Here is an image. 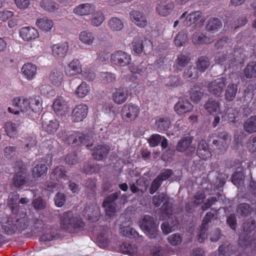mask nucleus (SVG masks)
I'll return each instance as SVG.
<instances>
[{"mask_svg":"<svg viewBox=\"0 0 256 256\" xmlns=\"http://www.w3.org/2000/svg\"><path fill=\"white\" fill-rule=\"evenodd\" d=\"M243 74L246 78H256V62H249L244 70Z\"/></svg>","mask_w":256,"mask_h":256,"instance_id":"obj_33","label":"nucleus"},{"mask_svg":"<svg viewBox=\"0 0 256 256\" xmlns=\"http://www.w3.org/2000/svg\"><path fill=\"white\" fill-rule=\"evenodd\" d=\"M21 71L24 77L28 80H32L36 74L37 67L36 65L28 62L22 66Z\"/></svg>","mask_w":256,"mask_h":256,"instance_id":"obj_25","label":"nucleus"},{"mask_svg":"<svg viewBox=\"0 0 256 256\" xmlns=\"http://www.w3.org/2000/svg\"><path fill=\"white\" fill-rule=\"evenodd\" d=\"M85 217L92 222H96L99 219L100 210L97 206L92 205V207L86 206L84 208Z\"/></svg>","mask_w":256,"mask_h":256,"instance_id":"obj_26","label":"nucleus"},{"mask_svg":"<svg viewBox=\"0 0 256 256\" xmlns=\"http://www.w3.org/2000/svg\"><path fill=\"white\" fill-rule=\"evenodd\" d=\"M50 80L54 85L60 86L63 80V74L61 71L56 70L50 74Z\"/></svg>","mask_w":256,"mask_h":256,"instance_id":"obj_46","label":"nucleus"},{"mask_svg":"<svg viewBox=\"0 0 256 256\" xmlns=\"http://www.w3.org/2000/svg\"><path fill=\"white\" fill-rule=\"evenodd\" d=\"M36 24L42 30L48 32L53 26V22L52 20L43 18L37 20Z\"/></svg>","mask_w":256,"mask_h":256,"instance_id":"obj_44","label":"nucleus"},{"mask_svg":"<svg viewBox=\"0 0 256 256\" xmlns=\"http://www.w3.org/2000/svg\"><path fill=\"white\" fill-rule=\"evenodd\" d=\"M210 60L207 56H200L196 62L197 70L201 73L204 72L210 66Z\"/></svg>","mask_w":256,"mask_h":256,"instance_id":"obj_31","label":"nucleus"},{"mask_svg":"<svg viewBox=\"0 0 256 256\" xmlns=\"http://www.w3.org/2000/svg\"><path fill=\"white\" fill-rule=\"evenodd\" d=\"M50 177L51 179L54 180L56 178V180L61 178L66 180L67 176L66 174L64 167L62 166H56L54 171L51 173Z\"/></svg>","mask_w":256,"mask_h":256,"instance_id":"obj_41","label":"nucleus"},{"mask_svg":"<svg viewBox=\"0 0 256 256\" xmlns=\"http://www.w3.org/2000/svg\"><path fill=\"white\" fill-rule=\"evenodd\" d=\"M173 172L172 170L165 169L156 176L157 178L162 183L164 180L169 178L172 175Z\"/></svg>","mask_w":256,"mask_h":256,"instance_id":"obj_63","label":"nucleus"},{"mask_svg":"<svg viewBox=\"0 0 256 256\" xmlns=\"http://www.w3.org/2000/svg\"><path fill=\"white\" fill-rule=\"evenodd\" d=\"M88 110V106L85 104L76 106L72 113L73 120L74 122H82L87 116Z\"/></svg>","mask_w":256,"mask_h":256,"instance_id":"obj_16","label":"nucleus"},{"mask_svg":"<svg viewBox=\"0 0 256 256\" xmlns=\"http://www.w3.org/2000/svg\"><path fill=\"white\" fill-rule=\"evenodd\" d=\"M228 50H227L226 52L225 51L219 52L214 58L216 63L221 65L227 63L230 67L233 66L234 65V62H236V58L234 57L232 54L229 53Z\"/></svg>","mask_w":256,"mask_h":256,"instance_id":"obj_14","label":"nucleus"},{"mask_svg":"<svg viewBox=\"0 0 256 256\" xmlns=\"http://www.w3.org/2000/svg\"><path fill=\"white\" fill-rule=\"evenodd\" d=\"M54 200L56 206L62 207L66 202V196L64 194L58 192L55 196Z\"/></svg>","mask_w":256,"mask_h":256,"instance_id":"obj_61","label":"nucleus"},{"mask_svg":"<svg viewBox=\"0 0 256 256\" xmlns=\"http://www.w3.org/2000/svg\"><path fill=\"white\" fill-rule=\"evenodd\" d=\"M28 100V110H32L34 112H40L42 108V99L40 96H35L30 98Z\"/></svg>","mask_w":256,"mask_h":256,"instance_id":"obj_30","label":"nucleus"},{"mask_svg":"<svg viewBox=\"0 0 256 256\" xmlns=\"http://www.w3.org/2000/svg\"><path fill=\"white\" fill-rule=\"evenodd\" d=\"M104 20V14L100 12H96L92 20V25L94 26H99Z\"/></svg>","mask_w":256,"mask_h":256,"instance_id":"obj_58","label":"nucleus"},{"mask_svg":"<svg viewBox=\"0 0 256 256\" xmlns=\"http://www.w3.org/2000/svg\"><path fill=\"white\" fill-rule=\"evenodd\" d=\"M190 58L188 56L180 54L176 60V64L178 68H181L184 67L190 61Z\"/></svg>","mask_w":256,"mask_h":256,"instance_id":"obj_57","label":"nucleus"},{"mask_svg":"<svg viewBox=\"0 0 256 256\" xmlns=\"http://www.w3.org/2000/svg\"><path fill=\"white\" fill-rule=\"evenodd\" d=\"M48 168L44 164H40L32 169V176L34 178H43L47 174Z\"/></svg>","mask_w":256,"mask_h":256,"instance_id":"obj_32","label":"nucleus"},{"mask_svg":"<svg viewBox=\"0 0 256 256\" xmlns=\"http://www.w3.org/2000/svg\"><path fill=\"white\" fill-rule=\"evenodd\" d=\"M156 11L160 16H168L174 8V4L169 0H158Z\"/></svg>","mask_w":256,"mask_h":256,"instance_id":"obj_18","label":"nucleus"},{"mask_svg":"<svg viewBox=\"0 0 256 256\" xmlns=\"http://www.w3.org/2000/svg\"><path fill=\"white\" fill-rule=\"evenodd\" d=\"M90 86L85 82H82L76 88L75 94L80 98H84L90 92Z\"/></svg>","mask_w":256,"mask_h":256,"instance_id":"obj_43","label":"nucleus"},{"mask_svg":"<svg viewBox=\"0 0 256 256\" xmlns=\"http://www.w3.org/2000/svg\"><path fill=\"white\" fill-rule=\"evenodd\" d=\"M52 54L56 59L64 58L69 50V44L66 42L53 44L52 47Z\"/></svg>","mask_w":256,"mask_h":256,"instance_id":"obj_12","label":"nucleus"},{"mask_svg":"<svg viewBox=\"0 0 256 256\" xmlns=\"http://www.w3.org/2000/svg\"><path fill=\"white\" fill-rule=\"evenodd\" d=\"M168 242L172 246L180 244L182 242L181 236L177 233L170 235L168 238Z\"/></svg>","mask_w":256,"mask_h":256,"instance_id":"obj_59","label":"nucleus"},{"mask_svg":"<svg viewBox=\"0 0 256 256\" xmlns=\"http://www.w3.org/2000/svg\"><path fill=\"white\" fill-rule=\"evenodd\" d=\"M19 198L20 195L16 192H10L8 196L7 204L11 214L2 224L3 232L8 235L22 233L27 229L30 224V218L26 212L21 210L22 208L19 204Z\"/></svg>","mask_w":256,"mask_h":256,"instance_id":"obj_1","label":"nucleus"},{"mask_svg":"<svg viewBox=\"0 0 256 256\" xmlns=\"http://www.w3.org/2000/svg\"><path fill=\"white\" fill-rule=\"evenodd\" d=\"M133 51L138 54H141L144 49L143 42L142 40L134 39L132 42Z\"/></svg>","mask_w":256,"mask_h":256,"instance_id":"obj_60","label":"nucleus"},{"mask_svg":"<svg viewBox=\"0 0 256 256\" xmlns=\"http://www.w3.org/2000/svg\"><path fill=\"white\" fill-rule=\"evenodd\" d=\"M237 250L235 245L224 244L219 246L218 256H232L234 254Z\"/></svg>","mask_w":256,"mask_h":256,"instance_id":"obj_28","label":"nucleus"},{"mask_svg":"<svg viewBox=\"0 0 256 256\" xmlns=\"http://www.w3.org/2000/svg\"><path fill=\"white\" fill-rule=\"evenodd\" d=\"M193 137L185 136L180 138L176 146L177 151L184 152L186 156H192L196 153V148L192 145Z\"/></svg>","mask_w":256,"mask_h":256,"instance_id":"obj_4","label":"nucleus"},{"mask_svg":"<svg viewBox=\"0 0 256 256\" xmlns=\"http://www.w3.org/2000/svg\"><path fill=\"white\" fill-rule=\"evenodd\" d=\"M202 12L196 11L190 14L186 18L185 23L186 26H190L196 22L201 17Z\"/></svg>","mask_w":256,"mask_h":256,"instance_id":"obj_54","label":"nucleus"},{"mask_svg":"<svg viewBox=\"0 0 256 256\" xmlns=\"http://www.w3.org/2000/svg\"><path fill=\"white\" fill-rule=\"evenodd\" d=\"M95 6L92 4L86 3L76 6L73 10V12L79 16H86L94 12Z\"/></svg>","mask_w":256,"mask_h":256,"instance_id":"obj_24","label":"nucleus"},{"mask_svg":"<svg viewBox=\"0 0 256 256\" xmlns=\"http://www.w3.org/2000/svg\"><path fill=\"white\" fill-rule=\"evenodd\" d=\"M205 110L210 114L216 113L220 110L219 102L212 98L209 99L204 106Z\"/></svg>","mask_w":256,"mask_h":256,"instance_id":"obj_36","label":"nucleus"},{"mask_svg":"<svg viewBox=\"0 0 256 256\" xmlns=\"http://www.w3.org/2000/svg\"><path fill=\"white\" fill-rule=\"evenodd\" d=\"M120 192H116L108 195L104 200L102 206L106 216L110 217L116 212L117 200Z\"/></svg>","mask_w":256,"mask_h":256,"instance_id":"obj_5","label":"nucleus"},{"mask_svg":"<svg viewBox=\"0 0 256 256\" xmlns=\"http://www.w3.org/2000/svg\"><path fill=\"white\" fill-rule=\"evenodd\" d=\"M32 204L36 210H44L46 206L45 201L41 197L34 198L32 201Z\"/></svg>","mask_w":256,"mask_h":256,"instance_id":"obj_62","label":"nucleus"},{"mask_svg":"<svg viewBox=\"0 0 256 256\" xmlns=\"http://www.w3.org/2000/svg\"><path fill=\"white\" fill-rule=\"evenodd\" d=\"M206 196L203 190L198 191L192 197V203L196 206H198L203 203Z\"/></svg>","mask_w":256,"mask_h":256,"instance_id":"obj_55","label":"nucleus"},{"mask_svg":"<svg viewBox=\"0 0 256 256\" xmlns=\"http://www.w3.org/2000/svg\"><path fill=\"white\" fill-rule=\"evenodd\" d=\"M44 114L42 116V128L43 131L46 132L48 134H54L58 130L60 126V122L56 119H52L47 120L46 118L44 119Z\"/></svg>","mask_w":256,"mask_h":256,"instance_id":"obj_15","label":"nucleus"},{"mask_svg":"<svg viewBox=\"0 0 256 256\" xmlns=\"http://www.w3.org/2000/svg\"><path fill=\"white\" fill-rule=\"evenodd\" d=\"M140 226L150 238H156V224L153 217L149 215L144 216L140 222Z\"/></svg>","mask_w":256,"mask_h":256,"instance_id":"obj_8","label":"nucleus"},{"mask_svg":"<svg viewBox=\"0 0 256 256\" xmlns=\"http://www.w3.org/2000/svg\"><path fill=\"white\" fill-rule=\"evenodd\" d=\"M79 40L86 44L91 45L94 40V34L92 32L84 30L79 34Z\"/></svg>","mask_w":256,"mask_h":256,"instance_id":"obj_38","label":"nucleus"},{"mask_svg":"<svg viewBox=\"0 0 256 256\" xmlns=\"http://www.w3.org/2000/svg\"><path fill=\"white\" fill-rule=\"evenodd\" d=\"M60 225L66 232L76 234L82 230L85 223L80 218L74 216L72 212L68 211L63 214L60 220Z\"/></svg>","mask_w":256,"mask_h":256,"instance_id":"obj_2","label":"nucleus"},{"mask_svg":"<svg viewBox=\"0 0 256 256\" xmlns=\"http://www.w3.org/2000/svg\"><path fill=\"white\" fill-rule=\"evenodd\" d=\"M14 168L15 174L12 178V184L16 188H22L28 182L27 170L22 161H16Z\"/></svg>","mask_w":256,"mask_h":256,"instance_id":"obj_3","label":"nucleus"},{"mask_svg":"<svg viewBox=\"0 0 256 256\" xmlns=\"http://www.w3.org/2000/svg\"><path fill=\"white\" fill-rule=\"evenodd\" d=\"M20 36L24 41L30 42L39 36L36 29L32 26H26L20 29Z\"/></svg>","mask_w":256,"mask_h":256,"instance_id":"obj_17","label":"nucleus"},{"mask_svg":"<svg viewBox=\"0 0 256 256\" xmlns=\"http://www.w3.org/2000/svg\"><path fill=\"white\" fill-rule=\"evenodd\" d=\"M131 20L140 28H144L148 24L146 16L143 13L137 10H132L130 12Z\"/></svg>","mask_w":256,"mask_h":256,"instance_id":"obj_19","label":"nucleus"},{"mask_svg":"<svg viewBox=\"0 0 256 256\" xmlns=\"http://www.w3.org/2000/svg\"><path fill=\"white\" fill-rule=\"evenodd\" d=\"M102 231L98 235L97 239L103 244H108L109 242L110 236L111 234L110 228L107 226H105L102 227Z\"/></svg>","mask_w":256,"mask_h":256,"instance_id":"obj_49","label":"nucleus"},{"mask_svg":"<svg viewBox=\"0 0 256 256\" xmlns=\"http://www.w3.org/2000/svg\"><path fill=\"white\" fill-rule=\"evenodd\" d=\"M192 41L194 44H208L212 42L210 39L202 33L196 32L192 36Z\"/></svg>","mask_w":256,"mask_h":256,"instance_id":"obj_40","label":"nucleus"},{"mask_svg":"<svg viewBox=\"0 0 256 256\" xmlns=\"http://www.w3.org/2000/svg\"><path fill=\"white\" fill-rule=\"evenodd\" d=\"M40 5L42 9L49 12H54L58 8V5L52 0H42Z\"/></svg>","mask_w":256,"mask_h":256,"instance_id":"obj_42","label":"nucleus"},{"mask_svg":"<svg viewBox=\"0 0 256 256\" xmlns=\"http://www.w3.org/2000/svg\"><path fill=\"white\" fill-rule=\"evenodd\" d=\"M156 124L160 132L166 131L170 128V121L168 117L162 116L156 120Z\"/></svg>","mask_w":256,"mask_h":256,"instance_id":"obj_39","label":"nucleus"},{"mask_svg":"<svg viewBox=\"0 0 256 256\" xmlns=\"http://www.w3.org/2000/svg\"><path fill=\"white\" fill-rule=\"evenodd\" d=\"M247 148L251 152H256V136H251L247 142Z\"/></svg>","mask_w":256,"mask_h":256,"instance_id":"obj_64","label":"nucleus"},{"mask_svg":"<svg viewBox=\"0 0 256 256\" xmlns=\"http://www.w3.org/2000/svg\"><path fill=\"white\" fill-rule=\"evenodd\" d=\"M131 56L122 50H117L113 52L110 56V60L112 64L118 66H125L130 64Z\"/></svg>","mask_w":256,"mask_h":256,"instance_id":"obj_7","label":"nucleus"},{"mask_svg":"<svg viewBox=\"0 0 256 256\" xmlns=\"http://www.w3.org/2000/svg\"><path fill=\"white\" fill-rule=\"evenodd\" d=\"M139 113V107L132 103L124 104L121 110L122 118L126 122H131L135 120Z\"/></svg>","mask_w":256,"mask_h":256,"instance_id":"obj_6","label":"nucleus"},{"mask_svg":"<svg viewBox=\"0 0 256 256\" xmlns=\"http://www.w3.org/2000/svg\"><path fill=\"white\" fill-rule=\"evenodd\" d=\"M82 72V64L78 59L72 60L66 67L65 72L68 76H74Z\"/></svg>","mask_w":256,"mask_h":256,"instance_id":"obj_21","label":"nucleus"},{"mask_svg":"<svg viewBox=\"0 0 256 256\" xmlns=\"http://www.w3.org/2000/svg\"><path fill=\"white\" fill-rule=\"evenodd\" d=\"M18 127L15 124L8 122L5 124L4 130L8 136L12 137L16 134Z\"/></svg>","mask_w":256,"mask_h":256,"instance_id":"obj_53","label":"nucleus"},{"mask_svg":"<svg viewBox=\"0 0 256 256\" xmlns=\"http://www.w3.org/2000/svg\"><path fill=\"white\" fill-rule=\"evenodd\" d=\"M86 140L85 134L78 132H74L69 135L67 138L68 144H74V146H79L84 144Z\"/></svg>","mask_w":256,"mask_h":256,"instance_id":"obj_27","label":"nucleus"},{"mask_svg":"<svg viewBox=\"0 0 256 256\" xmlns=\"http://www.w3.org/2000/svg\"><path fill=\"white\" fill-rule=\"evenodd\" d=\"M188 37L186 31L179 32L174 38V42L178 47L183 46L187 42Z\"/></svg>","mask_w":256,"mask_h":256,"instance_id":"obj_50","label":"nucleus"},{"mask_svg":"<svg viewBox=\"0 0 256 256\" xmlns=\"http://www.w3.org/2000/svg\"><path fill=\"white\" fill-rule=\"evenodd\" d=\"M110 147L106 144H98L93 148L92 156L97 160H102L106 158L108 154Z\"/></svg>","mask_w":256,"mask_h":256,"instance_id":"obj_13","label":"nucleus"},{"mask_svg":"<svg viewBox=\"0 0 256 256\" xmlns=\"http://www.w3.org/2000/svg\"><path fill=\"white\" fill-rule=\"evenodd\" d=\"M108 26L113 31H119L124 28V24L122 20L116 18H112L108 22Z\"/></svg>","mask_w":256,"mask_h":256,"instance_id":"obj_47","label":"nucleus"},{"mask_svg":"<svg viewBox=\"0 0 256 256\" xmlns=\"http://www.w3.org/2000/svg\"><path fill=\"white\" fill-rule=\"evenodd\" d=\"M252 210V208L249 204L246 203L240 204L237 208L238 212L242 216H249Z\"/></svg>","mask_w":256,"mask_h":256,"instance_id":"obj_51","label":"nucleus"},{"mask_svg":"<svg viewBox=\"0 0 256 256\" xmlns=\"http://www.w3.org/2000/svg\"><path fill=\"white\" fill-rule=\"evenodd\" d=\"M121 251L126 254L133 256L137 252V248L134 245H132L130 243L124 242L120 246Z\"/></svg>","mask_w":256,"mask_h":256,"instance_id":"obj_48","label":"nucleus"},{"mask_svg":"<svg viewBox=\"0 0 256 256\" xmlns=\"http://www.w3.org/2000/svg\"><path fill=\"white\" fill-rule=\"evenodd\" d=\"M40 93L47 98L54 96L56 93L54 89L49 84H42L39 88Z\"/></svg>","mask_w":256,"mask_h":256,"instance_id":"obj_52","label":"nucleus"},{"mask_svg":"<svg viewBox=\"0 0 256 256\" xmlns=\"http://www.w3.org/2000/svg\"><path fill=\"white\" fill-rule=\"evenodd\" d=\"M52 108L57 115H62L67 110V102L62 96H58L53 102Z\"/></svg>","mask_w":256,"mask_h":256,"instance_id":"obj_23","label":"nucleus"},{"mask_svg":"<svg viewBox=\"0 0 256 256\" xmlns=\"http://www.w3.org/2000/svg\"><path fill=\"white\" fill-rule=\"evenodd\" d=\"M193 106L187 100L180 99L174 106V110L178 115H182L191 112Z\"/></svg>","mask_w":256,"mask_h":256,"instance_id":"obj_22","label":"nucleus"},{"mask_svg":"<svg viewBox=\"0 0 256 256\" xmlns=\"http://www.w3.org/2000/svg\"><path fill=\"white\" fill-rule=\"evenodd\" d=\"M12 106L15 108L14 110L11 108H8V112L14 114H19L20 112H26L28 110V100L23 96L16 97L12 101Z\"/></svg>","mask_w":256,"mask_h":256,"instance_id":"obj_11","label":"nucleus"},{"mask_svg":"<svg viewBox=\"0 0 256 256\" xmlns=\"http://www.w3.org/2000/svg\"><path fill=\"white\" fill-rule=\"evenodd\" d=\"M167 199H168V197L165 194L161 193L152 197V203L156 207H158L162 202H165Z\"/></svg>","mask_w":256,"mask_h":256,"instance_id":"obj_56","label":"nucleus"},{"mask_svg":"<svg viewBox=\"0 0 256 256\" xmlns=\"http://www.w3.org/2000/svg\"><path fill=\"white\" fill-rule=\"evenodd\" d=\"M198 72L194 66H190L184 70V77L188 81L194 82L199 77Z\"/></svg>","mask_w":256,"mask_h":256,"instance_id":"obj_29","label":"nucleus"},{"mask_svg":"<svg viewBox=\"0 0 256 256\" xmlns=\"http://www.w3.org/2000/svg\"><path fill=\"white\" fill-rule=\"evenodd\" d=\"M238 91V86L234 83H230L226 90L225 98L226 100H233L236 96Z\"/></svg>","mask_w":256,"mask_h":256,"instance_id":"obj_37","label":"nucleus"},{"mask_svg":"<svg viewBox=\"0 0 256 256\" xmlns=\"http://www.w3.org/2000/svg\"><path fill=\"white\" fill-rule=\"evenodd\" d=\"M215 134H212L210 136L208 141L210 142L212 138V144L216 146L220 152L226 151L228 148V144L226 142V140L230 138L228 133L226 132H219L217 136H215Z\"/></svg>","mask_w":256,"mask_h":256,"instance_id":"obj_9","label":"nucleus"},{"mask_svg":"<svg viewBox=\"0 0 256 256\" xmlns=\"http://www.w3.org/2000/svg\"><path fill=\"white\" fill-rule=\"evenodd\" d=\"M128 98V92L124 88L120 86L114 90L112 94V100L118 104L124 103Z\"/></svg>","mask_w":256,"mask_h":256,"instance_id":"obj_20","label":"nucleus"},{"mask_svg":"<svg viewBox=\"0 0 256 256\" xmlns=\"http://www.w3.org/2000/svg\"><path fill=\"white\" fill-rule=\"evenodd\" d=\"M244 129L248 134L256 132V116H251L244 123Z\"/></svg>","mask_w":256,"mask_h":256,"instance_id":"obj_34","label":"nucleus"},{"mask_svg":"<svg viewBox=\"0 0 256 256\" xmlns=\"http://www.w3.org/2000/svg\"><path fill=\"white\" fill-rule=\"evenodd\" d=\"M226 84V78H218L209 84L208 90L215 96H220L224 92Z\"/></svg>","mask_w":256,"mask_h":256,"instance_id":"obj_10","label":"nucleus"},{"mask_svg":"<svg viewBox=\"0 0 256 256\" xmlns=\"http://www.w3.org/2000/svg\"><path fill=\"white\" fill-rule=\"evenodd\" d=\"M222 26L221 20L217 18H210L206 24V28L208 31H218Z\"/></svg>","mask_w":256,"mask_h":256,"instance_id":"obj_35","label":"nucleus"},{"mask_svg":"<svg viewBox=\"0 0 256 256\" xmlns=\"http://www.w3.org/2000/svg\"><path fill=\"white\" fill-rule=\"evenodd\" d=\"M172 214V204L169 201L168 199L164 202L161 207V212L160 217L163 220L168 218Z\"/></svg>","mask_w":256,"mask_h":256,"instance_id":"obj_45","label":"nucleus"}]
</instances>
